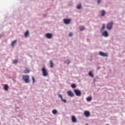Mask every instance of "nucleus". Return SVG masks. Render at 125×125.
I'll return each mask as SVG.
<instances>
[{
  "label": "nucleus",
  "mask_w": 125,
  "mask_h": 125,
  "mask_svg": "<svg viewBox=\"0 0 125 125\" xmlns=\"http://www.w3.org/2000/svg\"><path fill=\"white\" fill-rule=\"evenodd\" d=\"M22 78L23 81H24L25 83H29L30 77H29V75H22Z\"/></svg>",
  "instance_id": "f257e3e1"
},
{
  "label": "nucleus",
  "mask_w": 125,
  "mask_h": 125,
  "mask_svg": "<svg viewBox=\"0 0 125 125\" xmlns=\"http://www.w3.org/2000/svg\"><path fill=\"white\" fill-rule=\"evenodd\" d=\"M42 72L43 77H47L48 76V72H47V70L44 67L42 68Z\"/></svg>",
  "instance_id": "f03ea898"
},
{
  "label": "nucleus",
  "mask_w": 125,
  "mask_h": 125,
  "mask_svg": "<svg viewBox=\"0 0 125 125\" xmlns=\"http://www.w3.org/2000/svg\"><path fill=\"white\" fill-rule=\"evenodd\" d=\"M113 28V21H111L107 24L106 28L107 30H111Z\"/></svg>",
  "instance_id": "7ed1b4c3"
},
{
  "label": "nucleus",
  "mask_w": 125,
  "mask_h": 125,
  "mask_svg": "<svg viewBox=\"0 0 125 125\" xmlns=\"http://www.w3.org/2000/svg\"><path fill=\"white\" fill-rule=\"evenodd\" d=\"M74 92L75 93L76 96H81L82 95V92L80 90L74 89Z\"/></svg>",
  "instance_id": "20e7f679"
},
{
  "label": "nucleus",
  "mask_w": 125,
  "mask_h": 125,
  "mask_svg": "<svg viewBox=\"0 0 125 125\" xmlns=\"http://www.w3.org/2000/svg\"><path fill=\"white\" fill-rule=\"evenodd\" d=\"M99 55H100L101 56H103V57H107V56H108V54L104 53L102 51H100L99 52Z\"/></svg>",
  "instance_id": "39448f33"
},
{
  "label": "nucleus",
  "mask_w": 125,
  "mask_h": 125,
  "mask_svg": "<svg viewBox=\"0 0 125 125\" xmlns=\"http://www.w3.org/2000/svg\"><path fill=\"white\" fill-rule=\"evenodd\" d=\"M63 22L64 24H66V25H68V24H70L71 22V19H64L63 20Z\"/></svg>",
  "instance_id": "423d86ee"
},
{
  "label": "nucleus",
  "mask_w": 125,
  "mask_h": 125,
  "mask_svg": "<svg viewBox=\"0 0 125 125\" xmlns=\"http://www.w3.org/2000/svg\"><path fill=\"white\" fill-rule=\"evenodd\" d=\"M102 36H103L104 37H105V38L109 36V34H108V32H107V31H104L102 33Z\"/></svg>",
  "instance_id": "0eeeda50"
},
{
  "label": "nucleus",
  "mask_w": 125,
  "mask_h": 125,
  "mask_svg": "<svg viewBox=\"0 0 125 125\" xmlns=\"http://www.w3.org/2000/svg\"><path fill=\"white\" fill-rule=\"evenodd\" d=\"M67 95H68V96H69L70 97H74V93L71 91H67Z\"/></svg>",
  "instance_id": "6e6552de"
},
{
  "label": "nucleus",
  "mask_w": 125,
  "mask_h": 125,
  "mask_svg": "<svg viewBox=\"0 0 125 125\" xmlns=\"http://www.w3.org/2000/svg\"><path fill=\"white\" fill-rule=\"evenodd\" d=\"M84 115L85 117H86V118H88V117L90 116V112H89V111H85L84 112Z\"/></svg>",
  "instance_id": "1a4fd4ad"
},
{
  "label": "nucleus",
  "mask_w": 125,
  "mask_h": 125,
  "mask_svg": "<svg viewBox=\"0 0 125 125\" xmlns=\"http://www.w3.org/2000/svg\"><path fill=\"white\" fill-rule=\"evenodd\" d=\"M45 37L47 39H51L52 38V34L51 33H47L45 35Z\"/></svg>",
  "instance_id": "9d476101"
},
{
  "label": "nucleus",
  "mask_w": 125,
  "mask_h": 125,
  "mask_svg": "<svg viewBox=\"0 0 125 125\" xmlns=\"http://www.w3.org/2000/svg\"><path fill=\"white\" fill-rule=\"evenodd\" d=\"M71 120L73 123H77V119H76V117H75V116L74 115L72 116Z\"/></svg>",
  "instance_id": "9b49d317"
},
{
  "label": "nucleus",
  "mask_w": 125,
  "mask_h": 125,
  "mask_svg": "<svg viewBox=\"0 0 125 125\" xmlns=\"http://www.w3.org/2000/svg\"><path fill=\"white\" fill-rule=\"evenodd\" d=\"M29 73H30V70L28 68H26L23 71V74H29Z\"/></svg>",
  "instance_id": "f8f14e48"
},
{
  "label": "nucleus",
  "mask_w": 125,
  "mask_h": 125,
  "mask_svg": "<svg viewBox=\"0 0 125 125\" xmlns=\"http://www.w3.org/2000/svg\"><path fill=\"white\" fill-rule=\"evenodd\" d=\"M4 89L6 91H7L8 90V85L5 84L4 85Z\"/></svg>",
  "instance_id": "ddd939ff"
},
{
  "label": "nucleus",
  "mask_w": 125,
  "mask_h": 125,
  "mask_svg": "<svg viewBox=\"0 0 125 125\" xmlns=\"http://www.w3.org/2000/svg\"><path fill=\"white\" fill-rule=\"evenodd\" d=\"M17 41L14 40L12 42L11 45L13 47H14V45H15V43H16Z\"/></svg>",
  "instance_id": "4468645a"
},
{
  "label": "nucleus",
  "mask_w": 125,
  "mask_h": 125,
  "mask_svg": "<svg viewBox=\"0 0 125 125\" xmlns=\"http://www.w3.org/2000/svg\"><path fill=\"white\" fill-rule=\"evenodd\" d=\"M24 36L25 38H28V36H29V30H27L26 32L24 33Z\"/></svg>",
  "instance_id": "2eb2a0df"
},
{
  "label": "nucleus",
  "mask_w": 125,
  "mask_h": 125,
  "mask_svg": "<svg viewBox=\"0 0 125 125\" xmlns=\"http://www.w3.org/2000/svg\"><path fill=\"white\" fill-rule=\"evenodd\" d=\"M50 68H53V62H52V60L50 61Z\"/></svg>",
  "instance_id": "dca6fc26"
},
{
  "label": "nucleus",
  "mask_w": 125,
  "mask_h": 125,
  "mask_svg": "<svg viewBox=\"0 0 125 125\" xmlns=\"http://www.w3.org/2000/svg\"><path fill=\"white\" fill-rule=\"evenodd\" d=\"M89 76L91 78H93V77H94V75H93L92 71L89 72Z\"/></svg>",
  "instance_id": "f3484780"
},
{
  "label": "nucleus",
  "mask_w": 125,
  "mask_h": 125,
  "mask_svg": "<svg viewBox=\"0 0 125 125\" xmlns=\"http://www.w3.org/2000/svg\"><path fill=\"white\" fill-rule=\"evenodd\" d=\"M104 30H105V24H103L102 27L101 29V32H102V31H104Z\"/></svg>",
  "instance_id": "a211bd4d"
},
{
  "label": "nucleus",
  "mask_w": 125,
  "mask_h": 125,
  "mask_svg": "<svg viewBox=\"0 0 125 125\" xmlns=\"http://www.w3.org/2000/svg\"><path fill=\"white\" fill-rule=\"evenodd\" d=\"M105 15V10H103L101 11V16H104Z\"/></svg>",
  "instance_id": "6ab92c4d"
},
{
  "label": "nucleus",
  "mask_w": 125,
  "mask_h": 125,
  "mask_svg": "<svg viewBox=\"0 0 125 125\" xmlns=\"http://www.w3.org/2000/svg\"><path fill=\"white\" fill-rule=\"evenodd\" d=\"M52 113L54 115H55V114H57V110H56V109H53L52 111Z\"/></svg>",
  "instance_id": "aec40b11"
},
{
  "label": "nucleus",
  "mask_w": 125,
  "mask_h": 125,
  "mask_svg": "<svg viewBox=\"0 0 125 125\" xmlns=\"http://www.w3.org/2000/svg\"><path fill=\"white\" fill-rule=\"evenodd\" d=\"M81 8H82V5H81V4H79L77 6V9H81Z\"/></svg>",
  "instance_id": "412c9836"
},
{
  "label": "nucleus",
  "mask_w": 125,
  "mask_h": 125,
  "mask_svg": "<svg viewBox=\"0 0 125 125\" xmlns=\"http://www.w3.org/2000/svg\"><path fill=\"white\" fill-rule=\"evenodd\" d=\"M80 29V31H83V30H84V27L83 26H81Z\"/></svg>",
  "instance_id": "4be33fe9"
},
{
  "label": "nucleus",
  "mask_w": 125,
  "mask_h": 125,
  "mask_svg": "<svg viewBox=\"0 0 125 125\" xmlns=\"http://www.w3.org/2000/svg\"><path fill=\"white\" fill-rule=\"evenodd\" d=\"M71 86L72 88H76V86L75 84L73 83L71 84Z\"/></svg>",
  "instance_id": "5701e85b"
},
{
  "label": "nucleus",
  "mask_w": 125,
  "mask_h": 125,
  "mask_svg": "<svg viewBox=\"0 0 125 125\" xmlns=\"http://www.w3.org/2000/svg\"><path fill=\"white\" fill-rule=\"evenodd\" d=\"M91 99L92 98L90 97L86 98L87 101H91Z\"/></svg>",
  "instance_id": "b1692460"
},
{
  "label": "nucleus",
  "mask_w": 125,
  "mask_h": 125,
  "mask_svg": "<svg viewBox=\"0 0 125 125\" xmlns=\"http://www.w3.org/2000/svg\"><path fill=\"white\" fill-rule=\"evenodd\" d=\"M13 62L14 64H15V63H17L18 62V60H14V61H13Z\"/></svg>",
  "instance_id": "393cba45"
},
{
  "label": "nucleus",
  "mask_w": 125,
  "mask_h": 125,
  "mask_svg": "<svg viewBox=\"0 0 125 125\" xmlns=\"http://www.w3.org/2000/svg\"><path fill=\"white\" fill-rule=\"evenodd\" d=\"M68 36L69 37H72V36H73V33H69Z\"/></svg>",
  "instance_id": "a878e982"
},
{
  "label": "nucleus",
  "mask_w": 125,
  "mask_h": 125,
  "mask_svg": "<svg viewBox=\"0 0 125 125\" xmlns=\"http://www.w3.org/2000/svg\"><path fill=\"white\" fill-rule=\"evenodd\" d=\"M32 80L33 81V83H35V78L33 76L32 77Z\"/></svg>",
  "instance_id": "bb28decb"
},
{
  "label": "nucleus",
  "mask_w": 125,
  "mask_h": 125,
  "mask_svg": "<svg viewBox=\"0 0 125 125\" xmlns=\"http://www.w3.org/2000/svg\"><path fill=\"white\" fill-rule=\"evenodd\" d=\"M62 101H63V102H64V103H66V100H64L63 99V98L62 99H61Z\"/></svg>",
  "instance_id": "cd10ccee"
},
{
  "label": "nucleus",
  "mask_w": 125,
  "mask_h": 125,
  "mask_svg": "<svg viewBox=\"0 0 125 125\" xmlns=\"http://www.w3.org/2000/svg\"><path fill=\"white\" fill-rule=\"evenodd\" d=\"M101 1V0H97L98 4H99V3H100Z\"/></svg>",
  "instance_id": "c85d7f7f"
},
{
  "label": "nucleus",
  "mask_w": 125,
  "mask_h": 125,
  "mask_svg": "<svg viewBox=\"0 0 125 125\" xmlns=\"http://www.w3.org/2000/svg\"><path fill=\"white\" fill-rule=\"evenodd\" d=\"M59 97H60L61 99H62L63 98L62 97V95H59Z\"/></svg>",
  "instance_id": "c756f323"
},
{
  "label": "nucleus",
  "mask_w": 125,
  "mask_h": 125,
  "mask_svg": "<svg viewBox=\"0 0 125 125\" xmlns=\"http://www.w3.org/2000/svg\"><path fill=\"white\" fill-rule=\"evenodd\" d=\"M0 38H1V35H0Z\"/></svg>",
  "instance_id": "7c9ffc66"
}]
</instances>
